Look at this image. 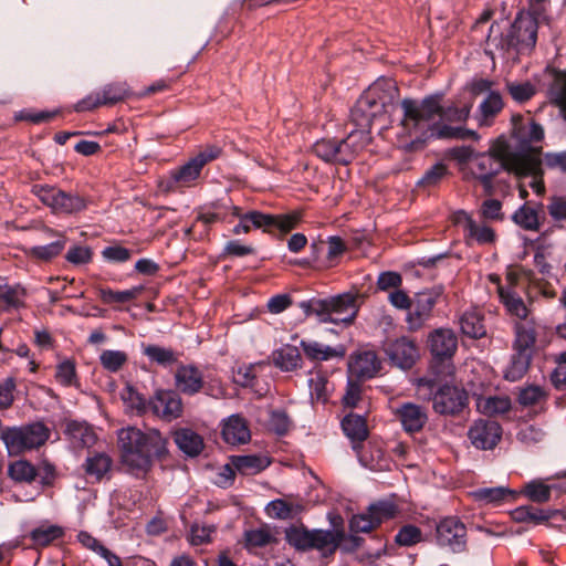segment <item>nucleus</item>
<instances>
[{"mask_svg": "<svg viewBox=\"0 0 566 566\" xmlns=\"http://www.w3.org/2000/svg\"><path fill=\"white\" fill-rule=\"evenodd\" d=\"M402 118L399 123L398 139L407 149L415 150L423 146L429 136L434 135L433 120L442 117L448 122H465L472 105L443 108L441 95H429L421 101L405 98L400 103Z\"/></svg>", "mask_w": 566, "mask_h": 566, "instance_id": "obj_1", "label": "nucleus"}, {"mask_svg": "<svg viewBox=\"0 0 566 566\" xmlns=\"http://www.w3.org/2000/svg\"><path fill=\"white\" fill-rule=\"evenodd\" d=\"M539 161L525 154H516L504 137H499L488 153H478L469 161L465 180L481 182L486 195L493 193V178L502 170L514 174H533L538 170Z\"/></svg>", "mask_w": 566, "mask_h": 566, "instance_id": "obj_2", "label": "nucleus"}, {"mask_svg": "<svg viewBox=\"0 0 566 566\" xmlns=\"http://www.w3.org/2000/svg\"><path fill=\"white\" fill-rule=\"evenodd\" d=\"M122 463L134 474L146 472L154 458L167 452V440L158 430L146 432L128 426L117 431Z\"/></svg>", "mask_w": 566, "mask_h": 566, "instance_id": "obj_3", "label": "nucleus"}, {"mask_svg": "<svg viewBox=\"0 0 566 566\" xmlns=\"http://www.w3.org/2000/svg\"><path fill=\"white\" fill-rule=\"evenodd\" d=\"M398 94L396 83L389 78L374 82L357 99L350 111L356 127H370L373 122L387 112Z\"/></svg>", "mask_w": 566, "mask_h": 566, "instance_id": "obj_4", "label": "nucleus"}, {"mask_svg": "<svg viewBox=\"0 0 566 566\" xmlns=\"http://www.w3.org/2000/svg\"><path fill=\"white\" fill-rule=\"evenodd\" d=\"M220 148L208 146L190 158L182 166L169 171L168 176L159 181V188L164 192H171L179 188L191 187L200 177L202 168L218 158Z\"/></svg>", "mask_w": 566, "mask_h": 566, "instance_id": "obj_5", "label": "nucleus"}, {"mask_svg": "<svg viewBox=\"0 0 566 566\" xmlns=\"http://www.w3.org/2000/svg\"><path fill=\"white\" fill-rule=\"evenodd\" d=\"M1 440L10 455H19L43 446L50 438V429L40 421L2 429Z\"/></svg>", "mask_w": 566, "mask_h": 566, "instance_id": "obj_6", "label": "nucleus"}, {"mask_svg": "<svg viewBox=\"0 0 566 566\" xmlns=\"http://www.w3.org/2000/svg\"><path fill=\"white\" fill-rule=\"evenodd\" d=\"M442 294L443 287L441 285L415 294L406 317L409 331L416 332L420 329L431 318L433 307Z\"/></svg>", "mask_w": 566, "mask_h": 566, "instance_id": "obj_7", "label": "nucleus"}, {"mask_svg": "<svg viewBox=\"0 0 566 566\" xmlns=\"http://www.w3.org/2000/svg\"><path fill=\"white\" fill-rule=\"evenodd\" d=\"M436 541L441 547L453 553H462L467 548V527L457 516H447L436 526Z\"/></svg>", "mask_w": 566, "mask_h": 566, "instance_id": "obj_8", "label": "nucleus"}, {"mask_svg": "<svg viewBox=\"0 0 566 566\" xmlns=\"http://www.w3.org/2000/svg\"><path fill=\"white\" fill-rule=\"evenodd\" d=\"M398 507L390 501H379L369 505L366 513L354 515L349 522L350 531L368 533L382 522L396 516Z\"/></svg>", "mask_w": 566, "mask_h": 566, "instance_id": "obj_9", "label": "nucleus"}, {"mask_svg": "<svg viewBox=\"0 0 566 566\" xmlns=\"http://www.w3.org/2000/svg\"><path fill=\"white\" fill-rule=\"evenodd\" d=\"M302 220L301 211H291L283 214H269L250 210V223L254 229H262L263 232L274 233L275 230L284 235L294 230Z\"/></svg>", "mask_w": 566, "mask_h": 566, "instance_id": "obj_10", "label": "nucleus"}, {"mask_svg": "<svg viewBox=\"0 0 566 566\" xmlns=\"http://www.w3.org/2000/svg\"><path fill=\"white\" fill-rule=\"evenodd\" d=\"M433 409L440 415H458L469 402L465 389L458 386L444 385L433 395Z\"/></svg>", "mask_w": 566, "mask_h": 566, "instance_id": "obj_11", "label": "nucleus"}, {"mask_svg": "<svg viewBox=\"0 0 566 566\" xmlns=\"http://www.w3.org/2000/svg\"><path fill=\"white\" fill-rule=\"evenodd\" d=\"M512 135L520 143L521 149L516 154H525L539 161L538 157L533 154L531 145L541 142L544 138L543 127L532 118L523 119L521 116H513Z\"/></svg>", "mask_w": 566, "mask_h": 566, "instance_id": "obj_12", "label": "nucleus"}, {"mask_svg": "<svg viewBox=\"0 0 566 566\" xmlns=\"http://www.w3.org/2000/svg\"><path fill=\"white\" fill-rule=\"evenodd\" d=\"M452 221L463 229L467 242L491 244L495 241V231L485 223H478L471 214L464 210L453 213Z\"/></svg>", "mask_w": 566, "mask_h": 566, "instance_id": "obj_13", "label": "nucleus"}, {"mask_svg": "<svg viewBox=\"0 0 566 566\" xmlns=\"http://www.w3.org/2000/svg\"><path fill=\"white\" fill-rule=\"evenodd\" d=\"M468 437L479 450H492L501 440L502 428L493 420L479 419L470 427Z\"/></svg>", "mask_w": 566, "mask_h": 566, "instance_id": "obj_14", "label": "nucleus"}, {"mask_svg": "<svg viewBox=\"0 0 566 566\" xmlns=\"http://www.w3.org/2000/svg\"><path fill=\"white\" fill-rule=\"evenodd\" d=\"M385 352L390 361L401 369L411 368L419 357L417 345L408 337L388 342L385 345Z\"/></svg>", "mask_w": 566, "mask_h": 566, "instance_id": "obj_15", "label": "nucleus"}, {"mask_svg": "<svg viewBox=\"0 0 566 566\" xmlns=\"http://www.w3.org/2000/svg\"><path fill=\"white\" fill-rule=\"evenodd\" d=\"M328 304L332 324H353L358 313L357 298L354 294L344 293L328 297Z\"/></svg>", "mask_w": 566, "mask_h": 566, "instance_id": "obj_16", "label": "nucleus"}, {"mask_svg": "<svg viewBox=\"0 0 566 566\" xmlns=\"http://www.w3.org/2000/svg\"><path fill=\"white\" fill-rule=\"evenodd\" d=\"M151 411L159 418L171 421L181 416L182 401L172 390H158L149 401Z\"/></svg>", "mask_w": 566, "mask_h": 566, "instance_id": "obj_17", "label": "nucleus"}, {"mask_svg": "<svg viewBox=\"0 0 566 566\" xmlns=\"http://www.w3.org/2000/svg\"><path fill=\"white\" fill-rule=\"evenodd\" d=\"M381 363L374 350H358L348 361V370L352 377L370 379L380 370Z\"/></svg>", "mask_w": 566, "mask_h": 566, "instance_id": "obj_18", "label": "nucleus"}, {"mask_svg": "<svg viewBox=\"0 0 566 566\" xmlns=\"http://www.w3.org/2000/svg\"><path fill=\"white\" fill-rule=\"evenodd\" d=\"M336 526L335 523H333ZM345 537L343 528L312 530L310 549L318 551L322 556L333 555Z\"/></svg>", "mask_w": 566, "mask_h": 566, "instance_id": "obj_19", "label": "nucleus"}, {"mask_svg": "<svg viewBox=\"0 0 566 566\" xmlns=\"http://www.w3.org/2000/svg\"><path fill=\"white\" fill-rule=\"evenodd\" d=\"M429 346L436 358L450 359L458 348V338L451 329L438 328L429 335Z\"/></svg>", "mask_w": 566, "mask_h": 566, "instance_id": "obj_20", "label": "nucleus"}, {"mask_svg": "<svg viewBox=\"0 0 566 566\" xmlns=\"http://www.w3.org/2000/svg\"><path fill=\"white\" fill-rule=\"evenodd\" d=\"M402 428L407 432L420 431L428 421V415L424 408L413 402H405L395 410Z\"/></svg>", "mask_w": 566, "mask_h": 566, "instance_id": "obj_21", "label": "nucleus"}, {"mask_svg": "<svg viewBox=\"0 0 566 566\" xmlns=\"http://www.w3.org/2000/svg\"><path fill=\"white\" fill-rule=\"evenodd\" d=\"M64 434L74 449L91 448L96 442V433L86 421L70 420Z\"/></svg>", "mask_w": 566, "mask_h": 566, "instance_id": "obj_22", "label": "nucleus"}, {"mask_svg": "<svg viewBox=\"0 0 566 566\" xmlns=\"http://www.w3.org/2000/svg\"><path fill=\"white\" fill-rule=\"evenodd\" d=\"M300 346L305 357L313 361H326L333 358H344L346 348L344 345L328 346L317 340H301Z\"/></svg>", "mask_w": 566, "mask_h": 566, "instance_id": "obj_23", "label": "nucleus"}, {"mask_svg": "<svg viewBox=\"0 0 566 566\" xmlns=\"http://www.w3.org/2000/svg\"><path fill=\"white\" fill-rule=\"evenodd\" d=\"M177 389L185 395H196L203 385L202 373L193 365H181L175 374Z\"/></svg>", "mask_w": 566, "mask_h": 566, "instance_id": "obj_24", "label": "nucleus"}, {"mask_svg": "<svg viewBox=\"0 0 566 566\" xmlns=\"http://www.w3.org/2000/svg\"><path fill=\"white\" fill-rule=\"evenodd\" d=\"M370 127H357L346 138L340 140L344 165L350 164L356 156L368 145Z\"/></svg>", "mask_w": 566, "mask_h": 566, "instance_id": "obj_25", "label": "nucleus"}, {"mask_svg": "<svg viewBox=\"0 0 566 566\" xmlns=\"http://www.w3.org/2000/svg\"><path fill=\"white\" fill-rule=\"evenodd\" d=\"M542 203L525 202L512 216V220L526 231H538L542 224Z\"/></svg>", "mask_w": 566, "mask_h": 566, "instance_id": "obj_26", "label": "nucleus"}, {"mask_svg": "<svg viewBox=\"0 0 566 566\" xmlns=\"http://www.w3.org/2000/svg\"><path fill=\"white\" fill-rule=\"evenodd\" d=\"M222 438L231 446L243 444L248 441V424L245 419L239 415H231L222 422Z\"/></svg>", "mask_w": 566, "mask_h": 566, "instance_id": "obj_27", "label": "nucleus"}, {"mask_svg": "<svg viewBox=\"0 0 566 566\" xmlns=\"http://www.w3.org/2000/svg\"><path fill=\"white\" fill-rule=\"evenodd\" d=\"M536 343V329L533 318H526L515 324L514 349L520 353H530Z\"/></svg>", "mask_w": 566, "mask_h": 566, "instance_id": "obj_28", "label": "nucleus"}, {"mask_svg": "<svg viewBox=\"0 0 566 566\" xmlns=\"http://www.w3.org/2000/svg\"><path fill=\"white\" fill-rule=\"evenodd\" d=\"M513 36L516 39V45L520 49H532L537 40V22L535 19H517L513 24Z\"/></svg>", "mask_w": 566, "mask_h": 566, "instance_id": "obj_29", "label": "nucleus"}, {"mask_svg": "<svg viewBox=\"0 0 566 566\" xmlns=\"http://www.w3.org/2000/svg\"><path fill=\"white\" fill-rule=\"evenodd\" d=\"M499 297L511 316L516 317L518 321L528 318V308L515 290L499 285Z\"/></svg>", "mask_w": 566, "mask_h": 566, "instance_id": "obj_30", "label": "nucleus"}, {"mask_svg": "<svg viewBox=\"0 0 566 566\" xmlns=\"http://www.w3.org/2000/svg\"><path fill=\"white\" fill-rule=\"evenodd\" d=\"M504 102L499 92H490L479 106L478 122L480 126H491L494 118L502 112Z\"/></svg>", "mask_w": 566, "mask_h": 566, "instance_id": "obj_31", "label": "nucleus"}, {"mask_svg": "<svg viewBox=\"0 0 566 566\" xmlns=\"http://www.w3.org/2000/svg\"><path fill=\"white\" fill-rule=\"evenodd\" d=\"M274 365L282 371H293L302 367V356L296 346L284 345L273 353Z\"/></svg>", "mask_w": 566, "mask_h": 566, "instance_id": "obj_32", "label": "nucleus"}, {"mask_svg": "<svg viewBox=\"0 0 566 566\" xmlns=\"http://www.w3.org/2000/svg\"><path fill=\"white\" fill-rule=\"evenodd\" d=\"M478 410L489 417L506 413L511 409L507 396H480L476 398Z\"/></svg>", "mask_w": 566, "mask_h": 566, "instance_id": "obj_33", "label": "nucleus"}, {"mask_svg": "<svg viewBox=\"0 0 566 566\" xmlns=\"http://www.w3.org/2000/svg\"><path fill=\"white\" fill-rule=\"evenodd\" d=\"M313 151L325 163L344 165L340 140L319 139L313 145Z\"/></svg>", "mask_w": 566, "mask_h": 566, "instance_id": "obj_34", "label": "nucleus"}, {"mask_svg": "<svg viewBox=\"0 0 566 566\" xmlns=\"http://www.w3.org/2000/svg\"><path fill=\"white\" fill-rule=\"evenodd\" d=\"M144 291L143 285H136L124 291H113L107 287H98L97 292L102 302L106 305L125 304L137 298Z\"/></svg>", "mask_w": 566, "mask_h": 566, "instance_id": "obj_35", "label": "nucleus"}, {"mask_svg": "<svg viewBox=\"0 0 566 566\" xmlns=\"http://www.w3.org/2000/svg\"><path fill=\"white\" fill-rule=\"evenodd\" d=\"M344 433L353 443L361 442L368 437V429L364 417L349 413L342 421Z\"/></svg>", "mask_w": 566, "mask_h": 566, "instance_id": "obj_36", "label": "nucleus"}, {"mask_svg": "<svg viewBox=\"0 0 566 566\" xmlns=\"http://www.w3.org/2000/svg\"><path fill=\"white\" fill-rule=\"evenodd\" d=\"M175 442L182 452L190 457L198 455L203 448L201 437L190 429L176 431Z\"/></svg>", "mask_w": 566, "mask_h": 566, "instance_id": "obj_37", "label": "nucleus"}, {"mask_svg": "<svg viewBox=\"0 0 566 566\" xmlns=\"http://www.w3.org/2000/svg\"><path fill=\"white\" fill-rule=\"evenodd\" d=\"M460 327L471 338H481L486 334L483 316L476 311H467L460 318Z\"/></svg>", "mask_w": 566, "mask_h": 566, "instance_id": "obj_38", "label": "nucleus"}, {"mask_svg": "<svg viewBox=\"0 0 566 566\" xmlns=\"http://www.w3.org/2000/svg\"><path fill=\"white\" fill-rule=\"evenodd\" d=\"M306 317L315 316L319 323H331L328 298H311L298 304Z\"/></svg>", "mask_w": 566, "mask_h": 566, "instance_id": "obj_39", "label": "nucleus"}, {"mask_svg": "<svg viewBox=\"0 0 566 566\" xmlns=\"http://www.w3.org/2000/svg\"><path fill=\"white\" fill-rule=\"evenodd\" d=\"M308 387L312 400L325 402L328 398V379L321 368L310 373Z\"/></svg>", "mask_w": 566, "mask_h": 566, "instance_id": "obj_40", "label": "nucleus"}, {"mask_svg": "<svg viewBox=\"0 0 566 566\" xmlns=\"http://www.w3.org/2000/svg\"><path fill=\"white\" fill-rule=\"evenodd\" d=\"M112 459L106 453H95L85 461V472L95 480L104 478L112 468Z\"/></svg>", "mask_w": 566, "mask_h": 566, "instance_id": "obj_41", "label": "nucleus"}, {"mask_svg": "<svg viewBox=\"0 0 566 566\" xmlns=\"http://www.w3.org/2000/svg\"><path fill=\"white\" fill-rule=\"evenodd\" d=\"M24 296L25 290L21 285L6 286V290L0 292V312H9L23 306Z\"/></svg>", "mask_w": 566, "mask_h": 566, "instance_id": "obj_42", "label": "nucleus"}, {"mask_svg": "<svg viewBox=\"0 0 566 566\" xmlns=\"http://www.w3.org/2000/svg\"><path fill=\"white\" fill-rule=\"evenodd\" d=\"M530 361H531L530 353L516 352L512 356L511 363L504 371L505 379L509 381L520 380L527 371Z\"/></svg>", "mask_w": 566, "mask_h": 566, "instance_id": "obj_43", "label": "nucleus"}, {"mask_svg": "<svg viewBox=\"0 0 566 566\" xmlns=\"http://www.w3.org/2000/svg\"><path fill=\"white\" fill-rule=\"evenodd\" d=\"M311 536L312 530H307L303 525H293L285 530V539L298 551H310Z\"/></svg>", "mask_w": 566, "mask_h": 566, "instance_id": "obj_44", "label": "nucleus"}, {"mask_svg": "<svg viewBox=\"0 0 566 566\" xmlns=\"http://www.w3.org/2000/svg\"><path fill=\"white\" fill-rule=\"evenodd\" d=\"M85 207L86 202L82 197L61 190L57 202L52 211L55 213H74L83 210Z\"/></svg>", "mask_w": 566, "mask_h": 566, "instance_id": "obj_45", "label": "nucleus"}, {"mask_svg": "<svg viewBox=\"0 0 566 566\" xmlns=\"http://www.w3.org/2000/svg\"><path fill=\"white\" fill-rule=\"evenodd\" d=\"M473 497L484 504H500L512 495V491L503 488H482L478 489L472 493Z\"/></svg>", "mask_w": 566, "mask_h": 566, "instance_id": "obj_46", "label": "nucleus"}, {"mask_svg": "<svg viewBox=\"0 0 566 566\" xmlns=\"http://www.w3.org/2000/svg\"><path fill=\"white\" fill-rule=\"evenodd\" d=\"M66 244V239L61 237L60 239L44 245L32 247L29 254L41 261H50L61 254Z\"/></svg>", "mask_w": 566, "mask_h": 566, "instance_id": "obj_47", "label": "nucleus"}, {"mask_svg": "<svg viewBox=\"0 0 566 566\" xmlns=\"http://www.w3.org/2000/svg\"><path fill=\"white\" fill-rule=\"evenodd\" d=\"M8 473L17 482L31 483L36 479V468L27 460H18L11 463Z\"/></svg>", "mask_w": 566, "mask_h": 566, "instance_id": "obj_48", "label": "nucleus"}, {"mask_svg": "<svg viewBox=\"0 0 566 566\" xmlns=\"http://www.w3.org/2000/svg\"><path fill=\"white\" fill-rule=\"evenodd\" d=\"M143 353L151 360L161 366H169L177 361V354L166 347L148 345L144 347Z\"/></svg>", "mask_w": 566, "mask_h": 566, "instance_id": "obj_49", "label": "nucleus"}, {"mask_svg": "<svg viewBox=\"0 0 566 566\" xmlns=\"http://www.w3.org/2000/svg\"><path fill=\"white\" fill-rule=\"evenodd\" d=\"M127 359V354L123 350L105 349L99 355L101 365L111 373L118 371Z\"/></svg>", "mask_w": 566, "mask_h": 566, "instance_id": "obj_50", "label": "nucleus"}, {"mask_svg": "<svg viewBox=\"0 0 566 566\" xmlns=\"http://www.w3.org/2000/svg\"><path fill=\"white\" fill-rule=\"evenodd\" d=\"M433 130L434 135H437V137L439 138H453L460 140L479 139V135L475 130L468 129L464 127H452L449 125H443L441 127H438L437 129L433 128Z\"/></svg>", "mask_w": 566, "mask_h": 566, "instance_id": "obj_51", "label": "nucleus"}, {"mask_svg": "<svg viewBox=\"0 0 566 566\" xmlns=\"http://www.w3.org/2000/svg\"><path fill=\"white\" fill-rule=\"evenodd\" d=\"M99 92L105 105L115 104L129 95V88L126 83L107 84Z\"/></svg>", "mask_w": 566, "mask_h": 566, "instance_id": "obj_52", "label": "nucleus"}, {"mask_svg": "<svg viewBox=\"0 0 566 566\" xmlns=\"http://www.w3.org/2000/svg\"><path fill=\"white\" fill-rule=\"evenodd\" d=\"M512 516L517 522L543 523L549 518L544 511L533 506H521L513 511Z\"/></svg>", "mask_w": 566, "mask_h": 566, "instance_id": "obj_53", "label": "nucleus"}, {"mask_svg": "<svg viewBox=\"0 0 566 566\" xmlns=\"http://www.w3.org/2000/svg\"><path fill=\"white\" fill-rule=\"evenodd\" d=\"M549 94L552 103L560 108L566 119V74L554 81Z\"/></svg>", "mask_w": 566, "mask_h": 566, "instance_id": "obj_54", "label": "nucleus"}, {"mask_svg": "<svg viewBox=\"0 0 566 566\" xmlns=\"http://www.w3.org/2000/svg\"><path fill=\"white\" fill-rule=\"evenodd\" d=\"M524 493L533 502L544 503L551 497V488L542 482L533 481L524 486Z\"/></svg>", "mask_w": 566, "mask_h": 566, "instance_id": "obj_55", "label": "nucleus"}, {"mask_svg": "<svg viewBox=\"0 0 566 566\" xmlns=\"http://www.w3.org/2000/svg\"><path fill=\"white\" fill-rule=\"evenodd\" d=\"M33 195L45 206L53 209L57 202L61 190L48 185H34L32 187Z\"/></svg>", "mask_w": 566, "mask_h": 566, "instance_id": "obj_56", "label": "nucleus"}, {"mask_svg": "<svg viewBox=\"0 0 566 566\" xmlns=\"http://www.w3.org/2000/svg\"><path fill=\"white\" fill-rule=\"evenodd\" d=\"M479 213L481 218L490 221H502L504 213L502 212V202L497 199H486L481 203Z\"/></svg>", "mask_w": 566, "mask_h": 566, "instance_id": "obj_57", "label": "nucleus"}, {"mask_svg": "<svg viewBox=\"0 0 566 566\" xmlns=\"http://www.w3.org/2000/svg\"><path fill=\"white\" fill-rule=\"evenodd\" d=\"M506 88L513 99L516 102H526L533 97L535 94V87L530 82L524 83H514V82H507Z\"/></svg>", "mask_w": 566, "mask_h": 566, "instance_id": "obj_58", "label": "nucleus"}, {"mask_svg": "<svg viewBox=\"0 0 566 566\" xmlns=\"http://www.w3.org/2000/svg\"><path fill=\"white\" fill-rule=\"evenodd\" d=\"M448 175V167L438 163L428 169L419 181V185L424 187L437 186Z\"/></svg>", "mask_w": 566, "mask_h": 566, "instance_id": "obj_59", "label": "nucleus"}, {"mask_svg": "<svg viewBox=\"0 0 566 566\" xmlns=\"http://www.w3.org/2000/svg\"><path fill=\"white\" fill-rule=\"evenodd\" d=\"M422 533L415 525H406L396 535V542L402 546H411L421 541Z\"/></svg>", "mask_w": 566, "mask_h": 566, "instance_id": "obj_60", "label": "nucleus"}, {"mask_svg": "<svg viewBox=\"0 0 566 566\" xmlns=\"http://www.w3.org/2000/svg\"><path fill=\"white\" fill-rule=\"evenodd\" d=\"M214 527L211 525H192L189 534V542L193 546L203 545L211 541Z\"/></svg>", "mask_w": 566, "mask_h": 566, "instance_id": "obj_61", "label": "nucleus"}, {"mask_svg": "<svg viewBox=\"0 0 566 566\" xmlns=\"http://www.w3.org/2000/svg\"><path fill=\"white\" fill-rule=\"evenodd\" d=\"M32 539L38 545H48L53 539L62 535V530L57 526L39 527L32 531Z\"/></svg>", "mask_w": 566, "mask_h": 566, "instance_id": "obj_62", "label": "nucleus"}, {"mask_svg": "<svg viewBox=\"0 0 566 566\" xmlns=\"http://www.w3.org/2000/svg\"><path fill=\"white\" fill-rule=\"evenodd\" d=\"M75 365L71 360H64L56 367L55 378L56 380L65 386H72L75 381Z\"/></svg>", "mask_w": 566, "mask_h": 566, "instance_id": "obj_63", "label": "nucleus"}, {"mask_svg": "<svg viewBox=\"0 0 566 566\" xmlns=\"http://www.w3.org/2000/svg\"><path fill=\"white\" fill-rule=\"evenodd\" d=\"M547 211L554 221H566V196H553L547 205Z\"/></svg>", "mask_w": 566, "mask_h": 566, "instance_id": "obj_64", "label": "nucleus"}]
</instances>
